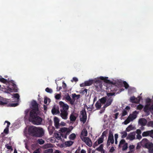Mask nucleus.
<instances>
[{"instance_id": "f257e3e1", "label": "nucleus", "mask_w": 153, "mask_h": 153, "mask_svg": "<svg viewBox=\"0 0 153 153\" xmlns=\"http://www.w3.org/2000/svg\"><path fill=\"white\" fill-rule=\"evenodd\" d=\"M30 108V111L29 109H27L25 111V115H28L29 112V115H41L42 110L39 106L38 104L35 100H33L32 101Z\"/></svg>"}, {"instance_id": "f03ea898", "label": "nucleus", "mask_w": 153, "mask_h": 153, "mask_svg": "<svg viewBox=\"0 0 153 153\" xmlns=\"http://www.w3.org/2000/svg\"><path fill=\"white\" fill-rule=\"evenodd\" d=\"M28 131L29 134L32 136L39 137L43 136L44 134V131L42 128L33 126H30Z\"/></svg>"}, {"instance_id": "7ed1b4c3", "label": "nucleus", "mask_w": 153, "mask_h": 153, "mask_svg": "<svg viewBox=\"0 0 153 153\" xmlns=\"http://www.w3.org/2000/svg\"><path fill=\"white\" fill-rule=\"evenodd\" d=\"M151 100L149 98H147L146 100V105H145L143 110L148 115L151 113L153 115V104L150 105Z\"/></svg>"}, {"instance_id": "20e7f679", "label": "nucleus", "mask_w": 153, "mask_h": 153, "mask_svg": "<svg viewBox=\"0 0 153 153\" xmlns=\"http://www.w3.org/2000/svg\"><path fill=\"white\" fill-rule=\"evenodd\" d=\"M29 120L33 124L39 125L41 124L42 119L38 115H29Z\"/></svg>"}, {"instance_id": "39448f33", "label": "nucleus", "mask_w": 153, "mask_h": 153, "mask_svg": "<svg viewBox=\"0 0 153 153\" xmlns=\"http://www.w3.org/2000/svg\"><path fill=\"white\" fill-rule=\"evenodd\" d=\"M61 113L60 115H68V110L69 107L66 104H65L63 102L60 101L59 102Z\"/></svg>"}, {"instance_id": "423d86ee", "label": "nucleus", "mask_w": 153, "mask_h": 153, "mask_svg": "<svg viewBox=\"0 0 153 153\" xmlns=\"http://www.w3.org/2000/svg\"><path fill=\"white\" fill-rule=\"evenodd\" d=\"M0 82L4 83H7L9 84H11L12 86V88L15 92H18V89L16 87V85L14 83V81L13 80H9L8 79H6L3 78H0Z\"/></svg>"}, {"instance_id": "0eeeda50", "label": "nucleus", "mask_w": 153, "mask_h": 153, "mask_svg": "<svg viewBox=\"0 0 153 153\" xmlns=\"http://www.w3.org/2000/svg\"><path fill=\"white\" fill-rule=\"evenodd\" d=\"M113 100V98L112 97H107L106 100V103L104 105L103 108H102L100 111V113H102L104 111L105 108L107 107L110 105Z\"/></svg>"}, {"instance_id": "6e6552de", "label": "nucleus", "mask_w": 153, "mask_h": 153, "mask_svg": "<svg viewBox=\"0 0 153 153\" xmlns=\"http://www.w3.org/2000/svg\"><path fill=\"white\" fill-rule=\"evenodd\" d=\"M81 138L82 140L84 141L86 144L89 147H91L92 145V142L91 140L88 137H83L82 138L81 136Z\"/></svg>"}, {"instance_id": "1a4fd4ad", "label": "nucleus", "mask_w": 153, "mask_h": 153, "mask_svg": "<svg viewBox=\"0 0 153 153\" xmlns=\"http://www.w3.org/2000/svg\"><path fill=\"white\" fill-rule=\"evenodd\" d=\"M143 137L149 136L153 138V130L143 132L142 134Z\"/></svg>"}, {"instance_id": "9d476101", "label": "nucleus", "mask_w": 153, "mask_h": 153, "mask_svg": "<svg viewBox=\"0 0 153 153\" xmlns=\"http://www.w3.org/2000/svg\"><path fill=\"white\" fill-rule=\"evenodd\" d=\"M94 85L96 88L98 89H101L102 87V82L100 80H96L94 81Z\"/></svg>"}, {"instance_id": "9b49d317", "label": "nucleus", "mask_w": 153, "mask_h": 153, "mask_svg": "<svg viewBox=\"0 0 153 153\" xmlns=\"http://www.w3.org/2000/svg\"><path fill=\"white\" fill-rule=\"evenodd\" d=\"M145 147L149 149V152L151 153H153V143L151 142L146 144Z\"/></svg>"}, {"instance_id": "f8f14e48", "label": "nucleus", "mask_w": 153, "mask_h": 153, "mask_svg": "<svg viewBox=\"0 0 153 153\" xmlns=\"http://www.w3.org/2000/svg\"><path fill=\"white\" fill-rule=\"evenodd\" d=\"M59 119L56 117H55L54 118V125L57 129L59 128L60 127V125L59 123Z\"/></svg>"}, {"instance_id": "ddd939ff", "label": "nucleus", "mask_w": 153, "mask_h": 153, "mask_svg": "<svg viewBox=\"0 0 153 153\" xmlns=\"http://www.w3.org/2000/svg\"><path fill=\"white\" fill-rule=\"evenodd\" d=\"M136 133L134 132L131 133L130 134H128L127 139L131 140H133L135 138Z\"/></svg>"}, {"instance_id": "4468645a", "label": "nucleus", "mask_w": 153, "mask_h": 153, "mask_svg": "<svg viewBox=\"0 0 153 153\" xmlns=\"http://www.w3.org/2000/svg\"><path fill=\"white\" fill-rule=\"evenodd\" d=\"M107 140H108V141H109L110 142H111V143L112 144L114 143V137L113 134L111 132H109Z\"/></svg>"}, {"instance_id": "2eb2a0df", "label": "nucleus", "mask_w": 153, "mask_h": 153, "mask_svg": "<svg viewBox=\"0 0 153 153\" xmlns=\"http://www.w3.org/2000/svg\"><path fill=\"white\" fill-rule=\"evenodd\" d=\"M62 134L61 132H57L55 131L54 134V137L58 140H61V137H62Z\"/></svg>"}, {"instance_id": "dca6fc26", "label": "nucleus", "mask_w": 153, "mask_h": 153, "mask_svg": "<svg viewBox=\"0 0 153 153\" xmlns=\"http://www.w3.org/2000/svg\"><path fill=\"white\" fill-rule=\"evenodd\" d=\"M139 124L142 126H144L147 123V120L144 118H142L139 119L138 121Z\"/></svg>"}, {"instance_id": "f3484780", "label": "nucleus", "mask_w": 153, "mask_h": 153, "mask_svg": "<svg viewBox=\"0 0 153 153\" xmlns=\"http://www.w3.org/2000/svg\"><path fill=\"white\" fill-rule=\"evenodd\" d=\"M51 112L52 114L53 115L59 114L60 112L59 108L58 107L56 108L55 106H53L51 110Z\"/></svg>"}, {"instance_id": "a211bd4d", "label": "nucleus", "mask_w": 153, "mask_h": 153, "mask_svg": "<svg viewBox=\"0 0 153 153\" xmlns=\"http://www.w3.org/2000/svg\"><path fill=\"white\" fill-rule=\"evenodd\" d=\"M72 127L71 129H70L69 128L67 131L65 133H64L63 134H62V137L63 138H67V135H69L71 130L73 129V127L72 126H71Z\"/></svg>"}, {"instance_id": "6ab92c4d", "label": "nucleus", "mask_w": 153, "mask_h": 153, "mask_svg": "<svg viewBox=\"0 0 153 153\" xmlns=\"http://www.w3.org/2000/svg\"><path fill=\"white\" fill-rule=\"evenodd\" d=\"M48 130L49 134L51 135L53 134V131L55 130V128L54 127L50 125L48 127Z\"/></svg>"}, {"instance_id": "aec40b11", "label": "nucleus", "mask_w": 153, "mask_h": 153, "mask_svg": "<svg viewBox=\"0 0 153 153\" xmlns=\"http://www.w3.org/2000/svg\"><path fill=\"white\" fill-rule=\"evenodd\" d=\"M130 108L129 106H127L122 111V115H127L128 112L130 110Z\"/></svg>"}, {"instance_id": "412c9836", "label": "nucleus", "mask_w": 153, "mask_h": 153, "mask_svg": "<svg viewBox=\"0 0 153 153\" xmlns=\"http://www.w3.org/2000/svg\"><path fill=\"white\" fill-rule=\"evenodd\" d=\"M94 82V80H93L86 81L84 82V85L86 86H89L92 85Z\"/></svg>"}, {"instance_id": "4be33fe9", "label": "nucleus", "mask_w": 153, "mask_h": 153, "mask_svg": "<svg viewBox=\"0 0 153 153\" xmlns=\"http://www.w3.org/2000/svg\"><path fill=\"white\" fill-rule=\"evenodd\" d=\"M88 132L87 130L85 128H84L82 131L80 137L81 136L82 138L84 136H86Z\"/></svg>"}, {"instance_id": "5701e85b", "label": "nucleus", "mask_w": 153, "mask_h": 153, "mask_svg": "<svg viewBox=\"0 0 153 153\" xmlns=\"http://www.w3.org/2000/svg\"><path fill=\"white\" fill-rule=\"evenodd\" d=\"M99 78L102 80H103L105 82L107 83H109L110 82V81L108 79V77H104L103 76H100Z\"/></svg>"}, {"instance_id": "b1692460", "label": "nucleus", "mask_w": 153, "mask_h": 153, "mask_svg": "<svg viewBox=\"0 0 153 153\" xmlns=\"http://www.w3.org/2000/svg\"><path fill=\"white\" fill-rule=\"evenodd\" d=\"M107 97L105 96V97H103L100 99V101L101 103L102 104H105L106 101Z\"/></svg>"}, {"instance_id": "393cba45", "label": "nucleus", "mask_w": 153, "mask_h": 153, "mask_svg": "<svg viewBox=\"0 0 153 153\" xmlns=\"http://www.w3.org/2000/svg\"><path fill=\"white\" fill-rule=\"evenodd\" d=\"M8 101L6 100H0V105H7Z\"/></svg>"}, {"instance_id": "a878e982", "label": "nucleus", "mask_w": 153, "mask_h": 153, "mask_svg": "<svg viewBox=\"0 0 153 153\" xmlns=\"http://www.w3.org/2000/svg\"><path fill=\"white\" fill-rule=\"evenodd\" d=\"M73 143L74 142L73 141L69 140L67 141H66L65 143V144L67 146H71Z\"/></svg>"}, {"instance_id": "bb28decb", "label": "nucleus", "mask_w": 153, "mask_h": 153, "mask_svg": "<svg viewBox=\"0 0 153 153\" xmlns=\"http://www.w3.org/2000/svg\"><path fill=\"white\" fill-rule=\"evenodd\" d=\"M103 145L102 144H101L100 145L99 147L97 148L96 149V150L101 152L102 151L104 150L103 149Z\"/></svg>"}, {"instance_id": "cd10ccee", "label": "nucleus", "mask_w": 153, "mask_h": 153, "mask_svg": "<svg viewBox=\"0 0 153 153\" xmlns=\"http://www.w3.org/2000/svg\"><path fill=\"white\" fill-rule=\"evenodd\" d=\"M69 128H67L65 127L61 128H60V131L61 132V134L65 133Z\"/></svg>"}, {"instance_id": "c85d7f7f", "label": "nucleus", "mask_w": 153, "mask_h": 153, "mask_svg": "<svg viewBox=\"0 0 153 153\" xmlns=\"http://www.w3.org/2000/svg\"><path fill=\"white\" fill-rule=\"evenodd\" d=\"M141 98V97L140 96H138L137 98L135 97V99L134 100V103L137 104L139 103Z\"/></svg>"}, {"instance_id": "c756f323", "label": "nucleus", "mask_w": 153, "mask_h": 153, "mask_svg": "<svg viewBox=\"0 0 153 153\" xmlns=\"http://www.w3.org/2000/svg\"><path fill=\"white\" fill-rule=\"evenodd\" d=\"M82 118H80V120L82 121L83 123H85L86 121L87 118V115H82Z\"/></svg>"}, {"instance_id": "7c9ffc66", "label": "nucleus", "mask_w": 153, "mask_h": 153, "mask_svg": "<svg viewBox=\"0 0 153 153\" xmlns=\"http://www.w3.org/2000/svg\"><path fill=\"white\" fill-rule=\"evenodd\" d=\"M76 137V135L74 133H72L70 135L69 137V139L71 140H74Z\"/></svg>"}, {"instance_id": "2f4dec72", "label": "nucleus", "mask_w": 153, "mask_h": 153, "mask_svg": "<svg viewBox=\"0 0 153 153\" xmlns=\"http://www.w3.org/2000/svg\"><path fill=\"white\" fill-rule=\"evenodd\" d=\"M148 140L146 138L143 139L142 140V143H143L145 146L146 144L148 143L149 142H148Z\"/></svg>"}, {"instance_id": "473e14b6", "label": "nucleus", "mask_w": 153, "mask_h": 153, "mask_svg": "<svg viewBox=\"0 0 153 153\" xmlns=\"http://www.w3.org/2000/svg\"><path fill=\"white\" fill-rule=\"evenodd\" d=\"M137 115H129L128 117H130L129 120L130 121H132L136 119L137 117Z\"/></svg>"}, {"instance_id": "72a5a7b5", "label": "nucleus", "mask_w": 153, "mask_h": 153, "mask_svg": "<svg viewBox=\"0 0 153 153\" xmlns=\"http://www.w3.org/2000/svg\"><path fill=\"white\" fill-rule=\"evenodd\" d=\"M37 142L40 145H42L44 143V141L42 139H39L37 140Z\"/></svg>"}, {"instance_id": "f704fd0d", "label": "nucleus", "mask_w": 153, "mask_h": 153, "mask_svg": "<svg viewBox=\"0 0 153 153\" xmlns=\"http://www.w3.org/2000/svg\"><path fill=\"white\" fill-rule=\"evenodd\" d=\"M121 134H122L121 137L123 138H125L127 136V134L126 131H123L121 133Z\"/></svg>"}, {"instance_id": "c9c22d12", "label": "nucleus", "mask_w": 153, "mask_h": 153, "mask_svg": "<svg viewBox=\"0 0 153 153\" xmlns=\"http://www.w3.org/2000/svg\"><path fill=\"white\" fill-rule=\"evenodd\" d=\"M53 151L52 149L50 148L45 150L44 153H53Z\"/></svg>"}, {"instance_id": "e433bc0d", "label": "nucleus", "mask_w": 153, "mask_h": 153, "mask_svg": "<svg viewBox=\"0 0 153 153\" xmlns=\"http://www.w3.org/2000/svg\"><path fill=\"white\" fill-rule=\"evenodd\" d=\"M113 85L112 86L111 88V91H116L117 90V87L114 85V84H113Z\"/></svg>"}, {"instance_id": "4c0bfd02", "label": "nucleus", "mask_w": 153, "mask_h": 153, "mask_svg": "<svg viewBox=\"0 0 153 153\" xmlns=\"http://www.w3.org/2000/svg\"><path fill=\"white\" fill-rule=\"evenodd\" d=\"M103 139L104 138L102 137H100L99 138L98 140H97L98 142V144H100L102 143L103 142Z\"/></svg>"}, {"instance_id": "58836bf2", "label": "nucleus", "mask_w": 153, "mask_h": 153, "mask_svg": "<svg viewBox=\"0 0 153 153\" xmlns=\"http://www.w3.org/2000/svg\"><path fill=\"white\" fill-rule=\"evenodd\" d=\"M128 148V143H125L123 146L122 150L123 151H125Z\"/></svg>"}, {"instance_id": "ea45409f", "label": "nucleus", "mask_w": 153, "mask_h": 153, "mask_svg": "<svg viewBox=\"0 0 153 153\" xmlns=\"http://www.w3.org/2000/svg\"><path fill=\"white\" fill-rule=\"evenodd\" d=\"M46 92L49 93H52L53 92V90L51 89L50 88H47L45 89Z\"/></svg>"}, {"instance_id": "a19ab883", "label": "nucleus", "mask_w": 153, "mask_h": 153, "mask_svg": "<svg viewBox=\"0 0 153 153\" xmlns=\"http://www.w3.org/2000/svg\"><path fill=\"white\" fill-rule=\"evenodd\" d=\"M70 119L71 121H74L76 119V117L74 115H70Z\"/></svg>"}, {"instance_id": "79ce46f5", "label": "nucleus", "mask_w": 153, "mask_h": 153, "mask_svg": "<svg viewBox=\"0 0 153 153\" xmlns=\"http://www.w3.org/2000/svg\"><path fill=\"white\" fill-rule=\"evenodd\" d=\"M96 108L98 109H99L101 106V104L99 102H97L95 104V105Z\"/></svg>"}, {"instance_id": "37998d69", "label": "nucleus", "mask_w": 153, "mask_h": 153, "mask_svg": "<svg viewBox=\"0 0 153 153\" xmlns=\"http://www.w3.org/2000/svg\"><path fill=\"white\" fill-rule=\"evenodd\" d=\"M147 125L148 127H153V121H151L148 122Z\"/></svg>"}, {"instance_id": "c03bdc74", "label": "nucleus", "mask_w": 153, "mask_h": 153, "mask_svg": "<svg viewBox=\"0 0 153 153\" xmlns=\"http://www.w3.org/2000/svg\"><path fill=\"white\" fill-rule=\"evenodd\" d=\"M132 125L129 126L126 129V131L129 132L132 129Z\"/></svg>"}, {"instance_id": "a18cd8bd", "label": "nucleus", "mask_w": 153, "mask_h": 153, "mask_svg": "<svg viewBox=\"0 0 153 153\" xmlns=\"http://www.w3.org/2000/svg\"><path fill=\"white\" fill-rule=\"evenodd\" d=\"M18 104L17 103H11L7 105V106H8L14 107L17 106Z\"/></svg>"}, {"instance_id": "49530a36", "label": "nucleus", "mask_w": 153, "mask_h": 153, "mask_svg": "<svg viewBox=\"0 0 153 153\" xmlns=\"http://www.w3.org/2000/svg\"><path fill=\"white\" fill-rule=\"evenodd\" d=\"M13 96L14 98H16L17 100L19 99V95L17 93L14 94L13 95Z\"/></svg>"}, {"instance_id": "de8ad7c7", "label": "nucleus", "mask_w": 153, "mask_h": 153, "mask_svg": "<svg viewBox=\"0 0 153 153\" xmlns=\"http://www.w3.org/2000/svg\"><path fill=\"white\" fill-rule=\"evenodd\" d=\"M80 115H87L86 111L85 110V108L82 109L80 112Z\"/></svg>"}, {"instance_id": "09e8293b", "label": "nucleus", "mask_w": 153, "mask_h": 153, "mask_svg": "<svg viewBox=\"0 0 153 153\" xmlns=\"http://www.w3.org/2000/svg\"><path fill=\"white\" fill-rule=\"evenodd\" d=\"M115 94V93L114 92L107 93V96L106 97H107L109 98V97H112V96L114 95Z\"/></svg>"}, {"instance_id": "8fccbe9b", "label": "nucleus", "mask_w": 153, "mask_h": 153, "mask_svg": "<svg viewBox=\"0 0 153 153\" xmlns=\"http://www.w3.org/2000/svg\"><path fill=\"white\" fill-rule=\"evenodd\" d=\"M125 140L124 139H122L120 140V142L119 144V147L120 148V146L121 145L124 144L125 143Z\"/></svg>"}, {"instance_id": "3c124183", "label": "nucleus", "mask_w": 153, "mask_h": 153, "mask_svg": "<svg viewBox=\"0 0 153 153\" xmlns=\"http://www.w3.org/2000/svg\"><path fill=\"white\" fill-rule=\"evenodd\" d=\"M143 106L141 104L139 105L137 107V109L139 110H141L143 108Z\"/></svg>"}, {"instance_id": "603ef678", "label": "nucleus", "mask_w": 153, "mask_h": 153, "mask_svg": "<svg viewBox=\"0 0 153 153\" xmlns=\"http://www.w3.org/2000/svg\"><path fill=\"white\" fill-rule=\"evenodd\" d=\"M129 119L130 117H128L127 119L124 121V123L126 125L130 122Z\"/></svg>"}, {"instance_id": "864d4df0", "label": "nucleus", "mask_w": 153, "mask_h": 153, "mask_svg": "<svg viewBox=\"0 0 153 153\" xmlns=\"http://www.w3.org/2000/svg\"><path fill=\"white\" fill-rule=\"evenodd\" d=\"M123 84L124 85L125 88L126 89L128 88L129 87V85H128V84L125 81H123Z\"/></svg>"}, {"instance_id": "5fc2aeb1", "label": "nucleus", "mask_w": 153, "mask_h": 153, "mask_svg": "<svg viewBox=\"0 0 153 153\" xmlns=\"http://www.w3.org/2000/svg\"><path fill=\"white\" fill-rule=\"evenodd\" d=\"M61 95L59 94H57L55 96V98L56 100H59L60 99Z\"/></svg>"}, {"instance_id": "6e6d98bb", "label": "nucleus", "mask_w": 153, "mask_h": 153, "mask_svg": "<svg viewBox=\"0 0 153 153\" xmlns=\"http://www.w3.org/2000/svg\"><path fill=\"white\" fill-rule=\"evenodd\" d=\"M107 131H104L102 134L101 136V137H103V138H104V136H106L107 134Z\"/></svg>"}, {"instance_id": "4d7b16f0", "label": "nucleus", "mask_w": 153, "mask_h": 153, "mask_svg": "<svg viewBox=\"0 0 153 153\" xmlns=\"http://www.w3.org/2000/svg\"><path fill=\"white\" fill-rule=\"evenodd\" d=\"M135 99V97L134 96L131 97L130 98V101L131 102L134 103V100Z\"/></svg>"}, {"instance_id": "13d9d810", "label": "nucleus", "mask_w": 153, "mask_h": 153, "mask_svg": "<svg viewBox=\"0 0 153 153\" xmlns=\"http://www.w3.org/2000/svg\"><path fill=\"white\" fill-rule=\"evenodd\" d=\"M65 98L66 100H68V101H69L70 100H71V97L69 95H68L67 96H66L65 97Z\"/></svg>"}, {"instance_id": "bf43d9fd", "label": "nucleus", "mask_w": 153, "mask_h": 153, "mask_svg": "<svg viewBox=\"0 0 153 153\" xmlns=\"http://www.w3.org/2000/svg\"><path fill=\"white\" fill-rule=\"evenodd\" d=\"M45 147H53L51 143L47 144L45 146Z\"/></svg>"}, {"instance_id": "052dcab7", "label": "nucleus", "mask_w": 153, "mask_h": 153, "mask_svg": "<svg viewBox=\"0 0 153 153\" xmlns=\"http://www.w3.org/2000/svg\"><path fill=\"white\" fill-rule=\"evenodd\" d=\"M5 147L7 148V149H11V150H12L13 149H12V146H10L8 145L7 144L5 145Z\"/></svg>"}, {"instance_id": "680f3d73", "label": "nucleus", "mask_w": 153, "mask_h": 153, "mask_svg": "<svg viewBox=\"0 0 153 153\" xmlns=\"http://www.w3.org/2000/svg\"><path fill=\"white\" fill-rule=\"evenodd\" d=\"M98 142L97 140L94 143L93 145V147L94 148H95L99 144H98Z\"/></svg>"}, {"instance_id": "e2e57ef3", "label": "nucleus", "mask_w": 153, "mask_h": 153, "mask_svg": "<svg viewBox=\"0 0 153 153\" xmlns=\"http://www.w3.org/2000/svg\"><path fill=\"white\" fill-rule=\"evenodd\" d=\"M88 90L85 88L83 91H82V93L83 94H87Z\"/></svg>"}, {"instance_id": "0e129e2a", "label": "nucleus", "mask_w": 153, "mask_h": 153, "mask_svg": "<svg viewBox=\"0 0 153 153\" xmlns=\"http://www.w3.org/2000/svg\"><path fill=\"white\" fill-rule=\"evenodd\" d=\"M84 108H87L88 110L89 111H91L92 110L91 108L90 107H88L87 105L84 106Z\"/></svg>"}, {"instance_id": "69168bd1", "label": "nucleus", "mask_w": 153, "mask_h": 153, "mask_svg": "<svg viewBox=\"0 0 153 153\" xmlns=\"http://www.w3.org/2000/svg\"><path fill=\"white\" fill-rule=\"evenodd\" d=\"M78 81V79L75 77H74L73 78V79L71 80V82H73L74 81L76 82Z\"/></svg>"}, {"instance_id": "338daca9", "label": "nucleus", "mask_w": 153, "mask_h": 153, "mask_svg": "<svg viewBox=\"0 0 153 153\" xmlns=\"http://www.w3.org/2000/svg\"><path fill=\"white\" fill-rule=\"evenodd\" d=\"M136 138L137 139L139 140L140 139L142 138V136H141L140 134H137L136 136Z\"/></svg>"}, {"instance_id": "774afa93", "label": "nucleus", "mask_w": 153, "mask_h": 153, "mask_svg": "<svg viewBox=\"0 0 153 153\" xmlns=\"http://www.w3.org/2000/svg\"><path fill=\"white\" fill-rule=\"evenodd\" d=\"M9 129L8 128H6L4 130V132L6 134H7L8 133Z\"/></svg>"}]
</instances>
